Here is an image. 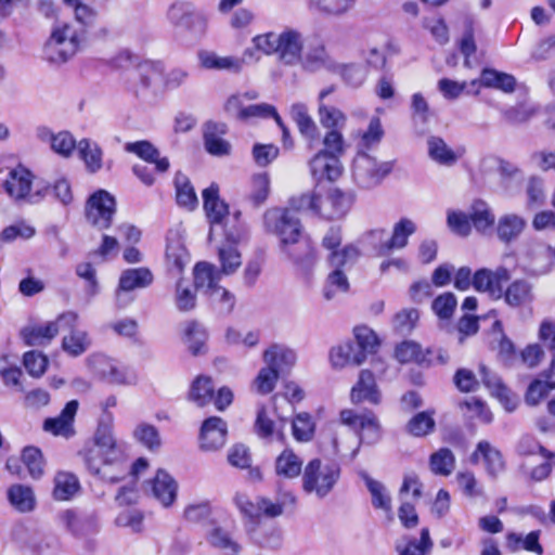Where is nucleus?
<instances>
[{"mask_svg":"<svg viewBox=\"0 0 555 555\" xmlns=\"http://www.w3.org/2000/svg\"><path fill=\"white\" fill-rule=\"evenodd\" d=\"M263 218L267 231L280 238L283 251L295 262H301L300 257L292 255L288 250V246L297 244L301 235V223L296 212L288 208H271L266 211Z\"/></svg>","mask_w":555,"mask_h":555,"instance_id":"39448f33","label":"nucleus"},{"mask_svg":"<svg viewBox=\"0 0 555 555\" xmlns=\"http://www.w3.org/2000/svg\"><path fill=\"white\" fill-rule=\"evenodd\" d=\"M134 438L150 450L159 448L160 438L157 429L150 424H140L133 431Z\"/></svg>","mask_w":555,"mask_h":555,"instance_id":"69168bd1","label":"nucleus"},{"mask_svg":"<svg viewBox=\"0 0 555 555\" xmlns=\"http://www.w3.org/2000/svg\"><path fill=\"white\" fill-rule=\"evenodd\" d=\"M427 146L429 157L442 166L451 167L461 157L460 153L452 150L446 141L439 137H429Z\"/></svg>","mask_w":555,"mask_h":555,"instance_id":"c9c22d12","label":"nucleus"},{"mask_svg":"<svg viewBox=\"0 0 555 555\" xmlns=\"http://www.w3.org/2000/svg\"><path fill=\"white\" fill-rule=\"evenodd\" d=\"M504 300L511 307H520L533 300L532 285L525 279L513 281L504 292Z\"/></svg>","mask_w":555,"mask_h":555,"instance_id":"e433bc0d","label":"nucleus"},{"mask_svg":"<svg viewBox=\"0 0 555 555\" xmlns=\"http://www.w3.org/2000/svg\"><path fill=\"white\" fill-rule=\"evenodd\" d=\"M79 490L77 477L70 473L60 472L54 477L53 496L59 501L72 499Z\"/></svg>","mask_w":555,"mask_h":555,"instance_id":"c03bdc74","label":"nucleus"},{"mask_svg":"<svg viewBox=\"0 0 555 555\" xmlns=\"http://www.w3.org/2000/svg\"><path fill=\"white\" fill-rule=\"evenodd\" d=\"M334 73H338L346 83L354 88L360 87L366 78L365 68L357 64H337V69Z\"/></svg>","mask_w":555,"mask_h":555,"instance_id":"052dcab7","label":"nucleus"},{"mask_svg":"<svg viewBox=\"0 0 555 555\" xmlns=\"http://www.w3.org/2000/svg\"><path fill=\"white\" fill-rule=\"evenodd\" d=\"M228 244L222 245L218 249V258L220 262L219 273L222 275H232L242 266V256L238 249L233 245L238 237L231 233H225Z\"/></svg>","mask_w":555,"mask_h":555,"instance_id":"b1692460","label":"nucleus"},{"mask_svg":"<svg viewBox=\"0 0 555 555\" xmlns=\"http://www.w3.org/2000/svg\"><path fill=\"white\" fill-rule=\"evenodd\" d=\"M299 64L305 70L310 73L321 69L330 72H335L337 69V63L327 53L324 46L310 48L305 54L302 53Z\"/></svg>","mask_w":555,"mask_h":555,"instance_id":"bb28decb","label":"nucleus"},{"mask_svg":"<svg viewBox=\"0 0 555 555\" xmlns=\"http://www.w3.org/2000/svg\"><path fill=\"white\" fill-rule=\"evenodd\" d=\"M468 215L470 224L479 233L483 234L494 225V215L489 205L483 201H475L470 206Z\"/></svg>","mask_w":555,"mask_h":555,"instance_id":"4c0bfd02","label":"nucleus"},{"mask_svg":"<svg viewBox=\"0 0 555 555\" xmlns=\"http://www.w3.org/2000/svg\"><path fill=\"white\" fill-rule=\"evenodd\" d=\"M125 150L150 164H154L155 170L159 173L166 172L169 168L168 158L160 157L159 151L149 141L129 142L125 145Z\"/></svg>","mask_w":555,"mask_h":555,"instance_id":"5701e85b","label":"nucleus"},{"mask_svg":"<svg viewBox=\"0 0 555 555\" xmlns=\"http://www.w3.org/2000/svg\"><path fill=\"white\" fill-rule=\"evenodd\" d=\"M211 304L221 314H230L235 307L236 297L229 289L217 286L209 293Z\"/></svg>","mask_w":555,"mask_h":555,"instance_id":"5fc2aeb1","label":"nucleus"},{"mask_svg":"<svg viewBox=\"0 0 555 555\" xmlns=\"http://www.w3.org/2000/svg\"><path fill=\"white\" fill-rule=\"evenodd\" d=\"M33 184L31 172L23 167L13 168L4 181L3 186L9 196L15 201L24 199L29 195Z\"/></svg>","mask_w":555,"mask_h":555,"instance_id":"a211bd4d","label":"nucleus"},{"mask_svg":"<svg viewBox=\"0 0 555 555\" xmlns=\"http://www.w3.org/2000/svg\"><path fill=\"white\" fill-rule=\"evenodd\" d=\"M152 495L165 507L170 506L177 496L178 486L175 479L165 470L159 469L150 481Z\"/></svg>","mask_w":555,"mask_h":555,"instance_id":"6ab92c4d","label":"nucleus"},{"mask_svg":"<svg viewBox=\"0 0 555 555\" xmlns=\"http://www.w3.org/2000/svg\"><path fill=\"white\" fill-rule=\"evenodd\" d=\"M60 524L78 538L96 531V524L90 517H80L74 511L66 509L59 514Z\"/></svg>","mask_w":555,"mask_h":555,"instance_id":"c756f323","label":"nucleus"},{"mask_svg":"<svg viewBox=\"0 0 555 555\" xmlns=\"http://www.w3.org/2000/svg\"><path fill=\"white\" fill-rule=\"evenodd\" d=\"M77 321L78 314L67 311L61 313L54 321L25 327L22 335L28 346H43L49 344L59 334L60 330L76 326Z\"/></svg>","mask_w":555,"mask_h":555,"instance_id":"1a4fd4ad","label":"nucleus"},{"mask_svg":"<svg viewBox=\"0 0 555 555\" xmlns=\"http://www.w3.org/2000/svg\"><path fill=\"white\" fill-rule=\"evenodd\" d=\"M193 10L189 2H175L168 8L166 17L171 25L182 29Z\"/></svg>","mask_w":555,"mask_h":555,"instance_id":"0e129e2a","label":"nucleus"},{"mask_svg":"<svg viewBox=\"0 0 555 555\" xmlns=\"http://www.w3.org/2000/svg\"><path fill=\"white\" fill-rule=\"evenodd\" d=\"M227 423L218 416H211L204 421L201 428V447L207 451H214L224 446L227 440Z\"/></svg>","mask_w":555,"mask_h":555,"instance_id":"4468645a","label":"nucleus"},{"mask_svg":"<svg viewBox=\"0 0 555 555\" xmlns=\"http://www.w3.org/2000/svg\"><path fill=\"white\" fill-rule=\"evenodd\" d=\"M263 361L279 374H282L294 366L296 353L284 345L274 344L264 350Z\"/></svg>","mask_w":555,"mask_h":555,"instance_id":"4be33fe9","label":"nucleus"},{"mask_svg":"<svg viewBox=\"0 0 555 555\" xmlns=\"http://www.w3.org/2000/svg\"><path fill=\"white\" fill-rule=\"evenodd\" d=\"M364 360L365 356L354 351L351 344L338 346L331 351V361L336 367H343L347 364L360 365Z\"/></svg>","mask_w":555,"mask_h":555,"instance_id":"de8ad7c7","label":"nucleus"},{"mask_svg":"<svg viewBox=\"0 0 555 555\" xmlns=\"http://www.w3.org/2000/svg\"><path fill=\"white\" fill-rule=\"evenodd\" d=\"M257 50L266 55H275L276 60L285 66L299 65L304 53V35L292 27L282 31H270L258 35L253 39Z\"/></svg>","mask_w":555,"mask_h":555,"instance_id":"7ed1b4c3","label":"nucleus"},{"mask_svg":"<svg viewBox=\"0 0 555 555\" xmlns=\"http://www.w3.org/2000/svg\"><path fill=\"white\" fill-rule=\"evenodd\" d=\"M429 466L435 475L449 476L455 467V456L448 448H441L430 455Z\"/></svg>","mask_w":555,"mask_h":555,"instance_id":"49530a36","label":"nucleus"},{"mask_svg":"<svg viewBox=\"0 0 555 555\" xmlns=\"http://www.w3.org/2000/svg\"><path fill=\"white\" fill-rule=\"evenodd\" d=\"M318 116L320 124L328 130L341 129L347 120L346 115L339 108L327 104L318 105Z\"/></svg>","mask_w":555,"mask_h":555,"instance_id":"8fccbe9b","label":"nucleus"},{"mask_svg":"<svg viewBox=\"0 0 555 555\" xmlns=\"http://www.w3.org/2000/svg\"><path fill=\"white\" fill-rule=\"evenodd\" d=\"M309 168L311 176L317 181H335L343 172L340 159L322 151H319L310 159Z\"/></svg>","mask_w":555,"mask_h":555,"instance_id":"9b49d317","label":"nucleus"},{"mask_svg":"<svg viewBox=\"0 0 555 555\" xmlns=\"http://www.w3.org/2000/svg\"><path fill=\"white\" fill-rule=\"evenodd\" d=\"M96 22L88 18L85 23L75 16L73 20H55L42 47L43 60L57 66L69 62L88 44L90 30Z\"/></svg>","mask_w":555,"mask_h":555,"instance_id":"f257e3e1","label":"nucleus"},{"mask_svg":"<svg viewBox=\"0 0 555 555\" xmlns=\"http://www.w3.org/2000/svg\"><path fill=\"white\" fill-rule=\"evenodd\" d=\"M139 82L144 89H150L155 86L156 81L162 78L163 69L159 65L154 63H143L137 69Z\"/></svg>","mask_w":555,"mask_h":555,"instance_id":"774afa93","label":"nucleus"},{"mask_svg":"<svg viewBox=\"0 0 555 555\" xmlns=\"http://www.w3.org/2000/svg\"><path fill=\"white\" fill-rule=\"evenodd\" d=\"M68 330L69 333L62 339L63 350L72 357L85 353L91 346L89 334L86 331L75 328V326Z\"/></svg>","mask_w":555,"mask_h":555,"instance_id":"ea45409f","label":"nucleus"},{"mask_svg":"<svg viewBox=\"0 0 555 555\" xmlns=\"http://www.w3.org/2000/svg\"><path fill=\"white\" fill-rule=\"evenodd\" d=\"M527 220L515 212H507L499 217L495 224V234L503 244L516 242L524 233Z\"/></svg>","mask_w":555,"mask_h":555,"instance_id":"dca6fc26","label":"nucleus"},{"mask_svg":"<svg viewBox=\"0 0 555 555\" xmlns=\"http://www.w3.org/2000/svg\"><path fill=\"white\" fill-rule=\"evenodd\" d=\"M154 281L152 271L145 267L127 269L119 278V289L131 292L137 288H145Z\"/></svg>","mask_w":555,"mask_h":555,"instance_id":"f704fd0d","label":"nucleus"},{"mask_svg":"<svg viewBox=\"0 0 555 555\" xmlns=\"http://www.w3.org/2000/svg\"><path fill=\"white\" fill-rule=\"evenodd\" d=\"M225 132L224 124L207 122L204 132V142L207 152L215 156H223L230 153V144L219 133Z\"/></svg>","mask_w":555,"mask_h":555,"instance_id":"72a5a7b5","label":"nucleus"},{"mask_svg":"<svg viewBox=\"0 0 555 555\" xmlns=\"http://www.w3.org/2000/svg\"><path fill=\"white\" fill-rule=\"evenodd\" d=\"M436 426L433 413L420 412L408 423V431L415 437H424L434 431Z\"/></svg>","mask_w":555,"mask_h":555,"instance_id":"603ef678","label":"nucleus"},{"mask_svg":"<svg viewBox=\"0 0 555 555\" xmlns=\"http://www.w3.org/2000/svg\"><path fill=\"white\" fill-rule=\"evenodd\" d=\"M473 463L483 462L486 472L495 478L505 469V462L502 453L489 441H479L470 457Z\"/></svg>","mask_w":555,"mask_h":555,"instance_id":"2eb2a0df","label":"nucleus"},{"mask_svg":"<svg viewBox=\"0 0 555 555\" xmlns=\"http://www.w3.org/2000/svg\"><path fill=\"white\" fill-rule=\"evenodd\" d=\"M350 397L353 403L367 401L372 404H378L380 402L379 390L374 375L370 371H361L359 380L351 389Z\"/></svg>","mask_w":555,"mask_h":555,"instance_id":"412c9836","label":"nucleus"},{"mask_svg":"<svg viewBox=\"0 0 555 555\" xmlns=\"http://www.w3.org/2000/svg\"><path fill=\"white\" fill-rule=\"evenodd\" d=\"M340 474L338 464L313 459L302 470V490L307 494L324 499L334 490Z\"/></svg>","mask_w":555,"mask_h":555,"instance_id":"20e7f679","label":"nucleus"},{"mask_svg":"<svg viewBox=\"0 0 555 555\" xmlns=\"http://www.w3.org/2000/svg\"><path fill=\"white\" fill-rule=\"evenodd\" d=\"M360 256L357 246L349 244L344 246L340 251H333L327 255V262L333 270L328 273L323 288V295L331 300L338 293H347L349 289V280L345 268L351 267Z\"/></svg>","mask_w":555,"mask_h":555,"instance_id":"423d86ee","label":"nucleus"},{"mask_svg":"<svg viewBox=\"0 0 555 555\" xmlns=\"http://www.w3.org/2000/svg\"><path fill=\"white\" fill-rule=\"evenodd\" d=\"M77 150L90 172H96L102 168L103 152L96 142L82 139L77 143Z\"/></svg>","mask_w":555,"mask_h":555,"instance_id":"79ce46f5","label":"nucleus"},{"mask_svg":"<svg viewBox=\"0 0 555 555\" xmlns=\"http://www.w3.org/2000/svg\"><path fill=\"white\" fill-rule=\"evenodd\" d=\"M416 232V224L408 218L395 223L390 238L380 246V253L402 249L408 245L409 237Z\"/></svg>","mask_w":555,"mask_h":555,"instance_id":"2f4dec72","label":"nucleus"},{"mask_svg":"<svg viewBox=\"0 0 555 555\" xmlns=\"http://www.w3.org/2000/svg\"><path fill=\"white\" fill-rule=\"evenodd\" d=\"M323 146L321 150L330 155H334L337 158L345 153L346 144L340 129L328 130L323 138Z\"/></svg>","mask_w":555,"mask_h":555,"instance_id":"338daca9","label":"nucleus"},{"mask_svg":"<svg viewBox=\"0 0 555 555\" xmlns=\"http://www.w3.org/2000/svg\"><path fill=\"white\" fill-rule=\"evenodd\" d=\"M293 436L297 441H309L314 433V423L308 413H299L293 420Z\"/></svg>","mask_w":555,"mask_h":555,"instance_id":"13d9d810","label":"nucleus"},{"mask_svg":"<svg viewBox=\"0 0 555 555\" xmlns=\"http://www.w3.org/2000/svg\"><path fill=\"white\" fill-rule=\"evenodd\" d=\"M447 224L450 231L459 236L466 237L472 232L469 215L460 210L447 211Z\"/></svg>","mask_w":555,"mask_h":555,"instance_id":"6e6d98bb","label":"nucleus"},{"mask_svg":"<svg viewBox=\"0 0 555 555\" xmlns=\"http://www.w3.org/2000/svg\"><path fill=\"white\" fill-rule=\"evenodd\" d=\"M201 67L208 70H228L238 73L244 64L242 59L235 56H221L212 51L202 50L197 54Z\"/></svg>","mask_w":555,"mask_h":555,"instance_id":"393cba45","label":"nucleus"},{"mask_svg":"<svg viewBox=\"0 0 555 555\" xmlns=\"http://www.w3.org/2000/svg\"><path fill=\"white\" fill-rule=\"evenodd\" d=\"M392 168L391 162H378L367 153L360 152L352 163V179L359 188L370 190L379 185Z\"/></svg>","mask_w":555,"mask_h":555,"instance_id":"0eeeda50","label":"nucleus"},{"mask_svg":"<svg viewBox=\"0 0 555 555\" xmlns=\"http://www.w3.org/2000/svg\"><path fill=\"white\" fill-rule=\"evenodd\" d=\"M177 202L180 206L193 209L197 204V197L193 186L185 177L176 178Z\"/></svg>","mask_w":555,"mask_h":555,"instance_id":"bf43d9fd","label":"nucleus"},{"mask_svg":"<svg viewBox=\"0 0 555 555\" xmlns=\"http://www.w3.org/2000/svg\"><path fill=\"white\" fill-rule=\"evenodd\" d=\"M396 358L401 363H409V362H417L421 363L425 361L426 354L422 350L421 345H418L415 341L408 340L401 343L396 348Z\"/></svg>","mask_w":555,"mask_h":555,"instance_id":"4d7b16f0","label":"nucleus"},{"mask_svg":"<svg viewBox=\"0 0 555 555\" xmlns=\"http://www.w3.org/2000/svg\"><path fill=\"white\" fill-rule=\"evenodd\" d=\"M95 443L85 454L89 472L108 482L120 481L127 473L124 454L116 444L109 426H101L95 434Z\"/></svg>","mask_w":555,"mask_h":555,"instance_id":"f03ea898","label":"nucleus"},{"mask_svg":"<svg viewBox=\"0 0 555 555\" xmlns=\"http://www.w3.org/2000/svg\"><path fill=\"white\" fill-rule=\"evenodd\" d=\"M7 498L11 506L20 513H30L36 507V495L29 486L21 483L10 486Z\"/></svg>","mask_w":555,"mask_h":555,"instance_id":"7c9ffc66","label":"nucleus"},{"mask_svg":"<svg viewBox=\"0 0 555 555\" xmlns=\"http://www.w3.org/2000/svg\"><path fill=\"white\" fill-rule=\"evenodd\" d=\"M480 85L487 88L500 89L509 93L515 89L516 79L514 76L506 73H501L495 69H483L481 72L480 79H474L470 81V87L476 88L474 93H478V88Z\"/></svg>","mask_w":555,"mask_h":555,"instance_id":"c85d7f7f","label":"nucleus"},{"mask_svg":"<svg viewBox=\"0 0 555 555\" xmlns=\"http://www.w3.org/2000/svg\"><path fill=\"white\" fill-rule=\"evenodd\" d=\"M302 461L292 450L285 449L275 461V472L285 478H295L302 472Z\"/></svg>","mask_w":555,"mask_h":555,"instance_id":"37998d69","label":"nucleus"},{"mask_svg":"<svg viewBox=\"0 0 555 555\" xmlns=\"http://www.w3.org/2000/svg\"><path fill=\"white\" fill-rule=\"evenodd\" d=\"M221 280V274L216 267L208 262H198L194 268V285L198 289L212 292Z\"/></svg>","mask_w":555,"mask_h":555,"instance_id":"a19ab883","label":"nucleus"},{"mask_svg":"<svg viewBox=\"0 0 555 555\" xmlns=\"http://www.w3.org/2000/svg\"><path fill=\"white\" fill-rule=\"evenodd\" d=\"M540 530H534L529 532L526 535L516 533V532H508L506 534V548L512 552L516 553L520 550H525L527 552L534 553L537 555L543 554V547L540 544Z\"/></svg>","mask_w":555,"mask_h":555,"instance_id":"473e14b6","label":"nucleus"},{"mask_svg":"<svg viewBox=\"0 0 555 555\" xmlns=\"http://www.w3.org/2000/svg\"><path fill=\"white\" fill-rule=\"evenodd\" d=\"M115 210V198L107 191L99 190L87 202L86 217L93 227L104 230L111 227Z\"/></svg>","mask_w":555,"mask_h":555,"instance_id":"9d476101","label":"nucleus"},{"mask_svg":"<svg viewBox=\"0 0 555 555\" xmlns=\"http://www.w3.org/2000/svg\"><path fill=\"white\" fill-rule=\"evenodd\" d=\"M206 339L207 332L202 324L195 321L188 323L185 327V343L193 354L196 356L202 351Z\"/></svg>","mask_w":555,"mask_h":555,"instance_id":"864d4df0","label":"nucleus"},{"mask_svg":"<svg viewBox=\"0 0 555 555\" xmlns=\"http://www.w3.org/2000/svg\"><path fill=\"white\" fill-rule=\"evenodd\" d=\"M340 420L343 424L358 433V444L350 454L351 460L356 459L361 443L373 444L380 438V425L372 411L358 413L353 410H343Z\"/></svg>","mask_w":555,"mask_h":555,"instance_id":"6e6552de","label":"nucleus"},{"mask_svg":"<svg viewBox=\"0 0 555 555\" xmlns=\"http://www.w3.org/2000/svg\"><path fill=\"white\" fill-rule=\"evenodd\" d=\"M214 398V385L210 377L198 376L192 384L189 399L198 406H205Z\"/></svg>","mask_w":555,"mask_h":555,"instance_id":"a18cd8bd","label":"nucleus"},{"mask_svg":"<svg viewBox=\"0 0 555 555\" xmlns=\"http://www.w3.org/2000/svg\"><path fill=\"white\" fill-rule=\"evenodd\" d=\"M431 541L427 528H423L420 541L411 540L403 547L397 546L400 555H425L431 548Z\"/></svg>","mask_w":555,"mask_h":555,"instance_id":"680f3d73","label":"nucleus"},{"mask_svg":"<svg viewBox=\"0 0 555 555\" xmlns=\"http://www.w3.org/2000/svg\"><path fill=\"white\" fill-rule=\"evenodd\" d=\"M218 191L214 184L203 191L204 209L210 222L209 241H212L216 228L222 224L229 214L228 205L219 199Z\"/></svg>","mask_w":555,"mask_h":555,"instance_id":"f8f14e48","label":"nucleus"},{"mask_svg":"<svg viewBox=\"0 0 555 555\" xmlns=\"http://www.w3.org/2000/svg\"><path fill=\"white\" fill-rule=\"evenodd\" d=\"M352 198L338 189L331 190L324 198L320 197L319 215L326 219L344 217L351 207Z\"/></svg>","mask_w":555,"mask_h":555,"instance_id":"f3484780","label":"nucleus"},{"mask_svg":"<svg viewBox=\"0 0 555 555\" xmlns=\"http://www.w3.org/2000/svg\"><path fill=\"white\" fill-rule=\"evenodd\" d=\"M280 374L266 364L254 380V386L258 393L268 395L273 391Z\"/></svg>","mask_w":555,"mask_h":555,"instance_id":"e2e57ef3","label":"nucleus"},{"mask_svg":"<svg viewBox=\"0 0 555 555\" xmlns=\"http://www.w3.org/2000/svg\"><path fill=\"white\" fill-rule=\"evenodd\" d=\"M269 116H272L275 119L276 124L283 131V140H284V142H286V139L288 137V130L286 129L281 117L279 116V114L276 113L275 108L272 105H269V104L248 105L242 112L241 120H248L251 118L269 117Z\"/></svg>","mask_w":555,"mask_h":555,"instance_id":"09e8293b","label":"nucleus"},{"mask_svg":"<svg viewBox=\"0 0 555 555\" xmlns=\"http://www.w3.org/2000/svg\"><path fill=\"white\" fill-rule=\"evenodd\" d=\"M78 410V401L72 400L66 403L57 417L44 421L43 428L46 431L55 436L70 437L74 434L73 422Z\"/></svg>","mask_w":555,"mask_h":555,"instance_id":"aec40b11","label":"nucleus"},{"mask_svg":"<svg viewBox=\"0 0 555 555\" xmlns=\"http://www.w3.org/2000/svg\"><path fill=\"white\" fill-rule=\"evenodd\" d=\"M359 476L364 481L367 491L371 494L372 505L375 509H380L388 516L392 513L391 496L386 486L372 478L366 472H359Z\"/></svg>","mask_w":555,"mask_h":555,"instance_id":"a878e982","label":"nucleus"},{"mask_svg":"<svg viewBox=\"0 0 555 555\" xmlns=\"http://www.w3.org/2000/svg\"><path fill=\"white\" fill-rule=\"evenodd\" d=\"M291 116L296 122L299 132L308 140H314L318 137V126L308 112V107L302 103L293 104Z\"/></svg>","mask_w":555,"mask_h":555,"instance_id":"58836bf2","label":"nucleus"},{"mask_svg":"<svg viewBox=\"0 0 555 555\" xmlns=\"http://www.w3.org/2000/svg\"><path fill=\"white\" fill-rule=\"evenodd\" d=\"M483 385L499 399L505 410L513 412L518 403L517 397L502 383L501 378L491 372L485 364L478 369Z\"/></svg>","mask_w":555,"mask_h":555,"instance_id":"ddd939ff","label":"nucleus"},{"mask_svg":"<svg viewBox=\"0 0 555 555\" xmlns=\"http://www.w3.org/2000/svg\"><path fill=\"white\" fill-rule=\"evenodd\" d=\"M22 461L31 478L39 479L44 472V461L41 451L36 447H26L22 452Z\"/></svg>","mask_w":555,"mask_h":555,"instance_id":"3c124183","label":"nucleus"},{"mask_svg":"<svg viewBox=\"0 0 555 555\" xmlns=\"http://www.w3.org/2000/svg\"><path fill=\"white\" fill-rule=\"evenodd\" d=\"M166 262L168 269L177 273H181L190 262V255L177 233H170L167 237Z\"/></svg>","mask_w":555,"mask_h":555,"instance_id":"cd10ccee","label":"nucleus"}]
</instances>
